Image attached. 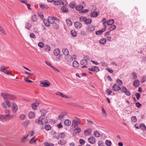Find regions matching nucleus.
Instances as JSON below:
<instances>
[{
	"label": "nucleus",
	"mask_w": 146,
	"mask_h": 146,
	"mask_svg": "<svg viewBox=\"0 0 146 146\" xmlns=\"http://www.w3.org/2000/svg\"><path fill=\"white\" fill-rule=\"evenodd\" d=\"M99 42L102 44H104L106 42V40L105 38H102L100 40Z\"/></svg>",
	"instance_id": "nucleus-34"
},
{
	"label": "nucleus",
	"mask_w": 146,
	"mask_h": 146,
	"mask_svg": "<svg viewBox=\"0 0 146 146\" xmlns=\"http://www.w3.org/2000/svg\"><path fill=\"white\" fill-rule=\"evenodd\" d=\"M90 10L91 11H94L96 9V7L95 6L92 5L90 7Z\"/></svg>",
	"instance_id": "nucleus-52"
},
{
	"label": "nucleus",
	"mask_w": 146,
	"mask_h": 146,
	"mask_svg": "<svg viewBox=\"0 0 146 146\" xmlns=\"http://www.w3.org/2000/svg\"><path fill=\"white\" fill-rule=\"evenodd\" d=\"M81 120L76 117H75L73 120L72 122V126H76L78 125V124L81 123Z\"/></svg>",
	"instance_id": "nucleus-2"
},
{
	"label": "nucleus",
	"mask_w": 146,
	"mask_h": 146,
	"mask_svg": "<svg viewBox=\"0 0 146 146\" xmlns=\"http://www.w3.org/2000/svg\"><path fill=\"white\" fill-rule=\"evenodd\" d=\"M46 21H47L46 20H44V22L45 25L47 27H50V24L48 22V23H47L46 22Z\"/></svg>",
	"instance_id": "nucleus-60"
},
{
	"label": "nucleus",
	"mask_w": 146,
	"mask_h": 146,
	"mask_svg": "<svg viewBox=\"0 0 146 146\" xmlns=\"http://www.w3.org/2000/svg\"><path fill=\"white\" fill-rule=\"evenodd\" d=\"M66 115V113L65 112H62L58 116V119H62Z\"/></svg>",
	"instance_id": "nucleus-17"
},
{
	"label": "nucleus",
	"mask_w": 146,
	"mask_h": 146,
	"mask_svg": "<svg viewBox=\"0 0 146 146\" xmlns=\"http://www.w3.org/2000/svg\"><path fill=\"white\" fill-rule=\"evenodd\" d=\"M92 20L86 18L84 21V23L85 24L88 25L91 24L92 23Z\"/></svg>",
	"instance_id": "nucleus-31"
},
{
	"label": "nucleus",
	"mask_w": 146,
	"mask_h": 146,
	"mask_svg": "<svg viewBox=\"0 0 146 146\" xmlns=\"http://www.w3.org/2000/svg\"><path fill=\"white\" fill-rule=\"evenodd\" d=\"M86 18L84 17H81L80 18V20L81 22H84Z\"/></svg>",
	"instance_id": "nucleus-56"
},
{
	"label": "nucleus",
	"mask_w": 146,
	"mask_h": 146,
	"mask_svg": "<svg viewBox=\"0 0 146 146\" xmlns=\"http://www.w3.org/2000/svg\"><path fill=\"white\" fill-rule=\"evenodd\" d=\"M116 82L119 85L121 86L123 84L122 81L120 79H118L116 80Z\"/></svg>",
	"instance_id": "nucleus-53"
},
{
	"label": "nucleus",
	"mask_w": 146,
	"mask_h": 146,
	"mask_svg": "<svg viewBox=\"0 0 146 146\" xmlns=\"http://www.w3.org/2000/svg\"><path fill=\"white\" fill-rule=\"evenodd\" d=\"M65 135V133L64 132L61 133L59 134L58 136L56 137V138L57 139H58L59 138L63 139L64 138Z\"/></svg>",
	"instance_id": "nucleus-13"
},
{
	"label": "nucleus",
	"mask_w": 146,
	"mask_h": 146,
	"mask_svg": "<svg viewBox=\"0 0 146 146\" xmlns=\"http://www.w3.org/2000/svg\"><path fill=\"white\" fill-rule=\"evenodd\" d=\"M30 122V121L29 120H27L24 122L23 124V125L25 127H27L29 124Z\"/></svg>",
	"instance_id": "nucleus-38"
},
{
	"label": "nucleus",
	"mask_w": 146,
	"mask_h": 146,
	"mask_svg": "<svg viewBox=\"0 0 146 146\" xmlns=\"http://www.w3.org/2000/svg\"><path fill=\"white\" fill-rule=\"evenodd\" d=\"M28 115L29 118H33L35 117V114L33 112L30 111L29 112Z\"/></svg>",
	"instance_id": "nucleus-25"
},
{
	"label": "nucleus",
	"mask_w": 146,
	"mask_h": 146,
	"mask_svg": "<svg viewBox=\"0 0 146 146\" xmlns=\"http://www.w3.org/2000/svg\"><path fill=\"white\" fill-rule=\"evenodd\" d=\"M104 31L102 29V30H100L96 31V34L97 35H99L102 34Z\"/></svg>",
	"instance_id": "nucleus-45"
},
{
	"label": "nucleus",
	"mask_w": 146,
	"mask_h": 146,
	"mask_svg": "<svg viewBox=\"0 0 146 146\" xmlns=\"http://www.w3.org/2000/svg\"><path fill=\"white\" fill-rule=\"evenodd\" d=\"M116 28V26L115 25H113L110 27V31H111L115 30Z\"/></svg>",
	"instance_id": "nucleus-54"
},
{
	"label": "nucleus",
	"mask_w": 146,
	"mask_h": 146,
	"mask_svg": "<svg viewBox=\"0 0 146 146\" xmlns=\"http://www.w3.org/2000/svg\"><path fill=\"white\" fill-rule=\"evenodd\" d=\"M1 96L5 100L7 99L14 100L17 98L16 96L7 93H1Z\"/></svg>",
	"instance_id": "nucleus-1"
},
{
	"label": "nucleus",
	"mask_w": 146,
	"mask_h": 146,
	"mask_svg": "<svg viewBox=\"0 0 146 146\" xmlns=\"http://www.w3.org/2000/svg\"><path fill=\"white\" fill-rule=\"evenodd\" d=\"M80 64L82 66L81 68H84L86 67V66L88 64V62L86 59L82 60L80 62Z\"/></svg>",
	"instance_id": "nucleus-6"
},
{
	"label": "nucleus",
	"mask_w": 146,
	"mask_h": 146,
	"mask_svg": "<svg viewBox=\"0 0 146 146\" xmlns=\"http://www.w3.org/2000/svg\"><path fill=\"white\" fill-rule=\"evenodd\" d=\"M59 22L55 21V22L53 24V27L55 29H58L59 28Z\"/></svg>",
	"instance_id": "nucleus-14"
},
{
	"label": "nucleus",
	"mask_w": 146,
	"mask_h": 146,
	"mask_svg": "<svg viewBox=\"0 0 146 146\" xmlns=\"http://www.w3.org/2000/svg\"><path fill=\"white\" fill-rule=\"evenodd\" d=\"M98 15V13L96 11H92L90 14V16L94 17H96Z\"/></svg>",
	"instance_id": "nucleus-16"
},
{
	"label": "nucleus",
	"mask_w": 146,
	"mask_h": 146,
	"mask_svg": "<svg viewBox=\"0 0 146 146\" xmlns=\"http://www.w3.org/2000/svg\"><path fill=\"white\" fill-rule=\"evenodd\" d=\"M32 20L34 22H35L37 21L36 17L35 15L33 16L32 17Z\"/></svg>",
	"instance_id": "nucleus-61"
},
{
	"label": "nucleus",
	"mask_w": 146,
	"mask_h": 146,
	"mask_svg": "<svg viewBox=\"0 0 146 146\" xmlns=\"http://www.w3.org/2000/svg\"><path fill=\"white\" fill-rule=\"evenodd\" d=\"M83 8V7L81 5H78L76 6V10L78 11H80L81 9H82Z\"/></svg>",
	"instance_id": "nucleus-50"
},
{
	"label": "nucleus",
	"mask_w": 146,
	"mask_h": 146,
	"mask_svg": "<svg viewBox=\"0 0 146 146\" xmlns=\"http://www.w3.org/2000/svg\"><path fill=\"white\" fill-rule=\"evenodd\" d=\"M66 22L67 25L68 26H70L72 25V22L69 19H66Z\"/></svg>",
	"instance_id": "nucleus-26"
},
{
	"label": "nucleus",
	"mask_w": 146,
	"mask_h": 146,
	"mask_svg": "<svg viewBox=\"0 0 146 146\" xmlns=\"http://www.w3.org/2000/svg\"><path fill=\"white\" fill-rule=\"evenodd\" d=\"M131 119V120L133 122L135 123L137 121V118L135 116H132Z\"/></svg>",
	"instance_id": "nucleus-49"
},
{
	"label": "nucleus",
	"mask_w": 146,
	"mask_h": 146,
	"mask_svg": "<svg viewBox=\"0 0 146 146\" xmlns=\"http://www.w3.org/2000/svg\"><path fill=\"white\" fill-rule=\"evenodd\" d=\"M146 81V76H143L142 78V80L141 81V83H143Z\"/></svg>",
	"instance_id": "nucleus-58"
},
{
	"label": "nucleus",
	"mask_w": 146,
	"mask_h": 146,
	"mask_svg": "<svg viewBox=\"0 0 146 146\" xmlns=\"http://www.w3.org/2000/svg\"><path fill=\"white\" fill-rule=\"evenodd\" d=\"M35 137L32 138L29 141V143L30 144H32L33 143H35L36 142V140L35 139Z\"/></svg>",
	"instance_id": "nucleus-43"
},
{
	"label": "nucleus",
	"mask_w": 146,
	"mask_h": 146,
	"mask_svg": "<svg viewBox=\"0 0 146 146\" xmlns=\"http://www.w3.org/2000/svg\"><path fill=\"white\" fill-rule=\"evenodd\" d=\"M50 85V83H47L46 82H43L41 81L40 84V86L46 88L48 87Z\"/></svg>",
	"instance_id": "nucleus-8"
},
{
	"label": "nucleus",
	"mask_w": 146,
	"mask_h": 146,
	"mask_svg": "<svg viewBox=\"0 0 146 146\" xmlns=\"http://www.w3.org/2000/svg\"><path fill=\"white\" fill-rule=\"evenodd\" d=\"M140 84V82L139 80H136L133 82V85L135 87H137Z\"/></svg>",
	"instance_id": "nucleus-15"
},
{
	"label": "nucleus",
	"mask_w": 146,
	"mask_h": 146,
	"mask_svg": "<svg viewBox=\"0 0 146 146\" xmlns=\"http://www.w3.org/2000/svg\"><path fill=\"white\" fill-rule=\"evenodd\" d=\"M127 89V88L124 86H122L120 87V90H121L122 92L125 93V91H126Z\"/></svg>",
	"instance_id": "nucleus-28"
},
{
	"label": "nucleus",
	"mask_w": 146,
	"mask_h": 146,
	"mask_svg": "<svg viewBox=\"0 0 146 146\" xmlns=\"http://www.w3.org/2000/svg\"><path fill=\"white\" fill-rule=\"evenodd\" d=\"M56 21H59V20L56 17H49L48 18V22L49 24H53Z\"/></svg>",
	"instance_id": "nucleus-4"
},
{
	"label": "nucleus",
	"mask_w": 146,
	"mask_h": 146,
	"mask_svg": "<svg viewBox=\"0 0 146 146\" xmlns=\"http://www.w3.org/2000/svg\"><path fill=\"white\" fill-rule=\"evenodd\" d=\"M54 4L56 5H60L64 4L63 2L60 0L58 1H54Z\"/></svg>",
	"instance_id": "nucleus-19"
},
{
	"label": "nucleus",
	"mask_w": 146,
	"mask_h": 146,
	"mask_svg": "<svg viewBox=\"0 0 146 146\" xmlns=\"http://www.w3.org/2000/svg\"><path fill=\"white\" fill-rule=\"evenodd\" d=\"M88 142L91 144H94L96 142L95 139L93 136H91L88 139Z\"/></svg>",
	"instance_id": "nucleus-9"
},
{
	"label": "nucleus",
	"mask_w": 146,
	"mask_h": 146,
	"mask_svg": "<svg viewBox=\"0 0 146 146\" xmlns=\"http://www.w3.org/2000/svg\"><path fill=\"white\" fill-rule=\"evenodd\" d=\"M93 68L94 71H95L96 72H98L99 71V68L96 66H94Z\"/></svg>",
	"instance_id": "nucleus-63"
},
{
	"label": "nucleus",
	"mask_w": 146,
	"mask_h": 146,
	"mask_svg": "<svg viewBox=\"0 0 146 146\" xmlns=\"http://www.w3.org/2000/svg\"><path fill=\"white\" fill-rule=\"evenodd\" d=\"M71 123V121L69 120L66 119L64 121V123L66 126H68L70 125Z\"/></svg>",
	"instance_id": "nucleus-21"
},
{
	"label": "nucleus",
	"mask_w": 146,
	"mask_h": 146,
	"mask_svg": "<svg viewBox=\"0 0 146 146\" xmlns=\"http://www.w3.org/2000/svg\"><path fill=\"white\" fill-rule=\"evenodd\" d=\"M94 135L95 137H98L100 136V134L99 131H96L94 132Z\"/></svg>",
	"instance_id": "nucleus-37"
},
{
	"label": "nucleus",
	"mask_w": 146,
	"mask_h": 146,
	"mask_svg": "<svg viewBox=\"0 0 146 146\" xmlns=\"http://www.w3.org/2000/svg\"><path fill=\"white\" fill-rule=\"evenodd\" d=\"M73 126V128H75L73 132L74 135H76L80 132L81 131V128L80 127H79L78 125L76 127L74 126Z\"/></svg>",
	"instance_id": "nucleus-5"
},
{
	"label": "nucleus",
	"mask_w": 146,
	"mask_h": 146,
	"mask_svg": "<svg viewBox=\"0 0 146 146\" xmlns=\"http://www.w3.org/2000/svg\"><path fill=\"white\" fill-rule=\"evenodd\" d=\"M72 65L74 67L76 68L78 66L79 64L77 61L74 60L72 63Z\"/></svg>",
	"instance_id": "nucleus-27"
},
{
	"label": "nucleus",
	"mask_w": 146,
	"mask_h": 146,
	"mask_svg": "<svg viewBox=\"0 0 146 146\" xmlns=\"http://www.w3.org/2000/svg\"><path fill=\"white\" fill-rule=\"evenodd\" d=\"M86 29L88 31L90 32L93 31L95 30V27L94 26L90 25L86 27Z\"/></svg>",
	"instance_id": "nucleus-12"
},
{
	"label": "nucleus",
	"mask_w": 146,
	"mask_h": 146,
	"mask_svg": "<svg viewBox=\"0 0 146 146\" xmlns=\"http://www.w3.org/2000/svg\"><path fill=\"white\" fill-rule=\"evenodd\" d=\"M28 135H26L25 136H24L21 139V141L22 143H24L25 142V140L28 137Z\"/></svg>",
	"instance_id": "nucleus-55"
},
{
	"label": "nucleus",
	"mask_w": 146,
	"mask_h": 146,
	"mask_svg": "<svg viewBox=\"0 0 146 146\" xmlns=\"http://www.w3.org/2000/svg\"><path fill=\"white\" fill-rule=\"evenodd\" d=\"M38 106V104L36 103L33 104L31 105V107L33 109H36V107H37Z\"/></svg>",
	"instance_id": "nucleus-48"
},
{
	"label": "nucleus",
	"mask_w": 146,
	"mask_h": 146,
	"mask_svg": "<svg viewBox=\"0 0 146 146\" xmlns=\"http://www.w3.org/2000/svg\"><path fill=\"white\" fill-rule=\"evenodd\" d=\"M102 113L104 116L105 117H107V113L103 107L102 108Z\"/></svg>",
	"instance_id": "nucleus-39"
},
{
	"label": "nucleus",
	"mask_w": 146,
	"mask_h": 146,
	"mask_svg": "<svg viewBox=\"0 0 146 146\" xmlns=\"http://www.w3.org/2000/svg\"><path fill=\"white\" fill-rule=\"evenodd\" d=\"M106 93H107V95L109 96L110 95V94L112 93V91L111 90H107L106 91Z\"/></svg>",
	"instance_id": "nucleus-64"
},
{
	"label": "nucleus",
	"mask_w": 146,
	"mask_h": 146,
	"mask_svg": "<svg viewBox=\"0 0 146 146\" xmlns=\"http://www.w3.org/2000/svg\"><path fill=\"white\" fill-rule=\"evenodd\" d=\"M71 35L73 37H76L77 35L76 32L74 30H72L70 31Z\"/></svg>",
	"instance_id": "nucleus-29"
},
{
	"label": "nucleus",
	"mask_w": 146,
	"mask_h": 146,
	"mask_svg": "<svg viewBox=\"0 0 146 146\" xmlns=\"http://www.w3.org/2000/svg\"><path fill=\"white\" fill-rule=\"evenodd\" d=\"M79 142L81 145H83L85 144V141L82 139H80L79 140Z\"/></svg>",
	"instance_id": "nucleus-51"
},
{
	"label": "nucleus",
	"mask_w": 146,
	"mask_h": 146,
	"mask_svg": "<svg viewBox=\"0 0 146 146\" xmlns=\"http://www.w3.org/2000/svg\"><path fill=\"white\" fill-rule=\"evenodd\" d=\"M74 25L75 27L77 29H80L82 27L81 23L79 22H76Z\"/></svg>",
	"instance_id": "nucleus-11"
},
{
	"label": "nucleus",
	"mask_w": 146,
	"mask_h": 146,
	"mask_svg": "<svg viewBox=\"0 0 146 146\" xmlns=\"http://www.w3.org/2000/svg\"><path fill=\"white\" fill-rule=\"evenodd\" d=\"M40 111L42 113V114L45 115L47 113L46 111L44 109H42L40 110Z\"/></svg>",
	"instance_id": "nucleus-62"
},
{
	"label": "nucleus",
	"mask_w": 146,
	"mask_h": 146,
	"mask_svg": "<svg viewBox=\"0 0 146 146\" xmlns=\"http://www.w3.org/2000/svg\"><path fill=\"white\" fill-rule=\"evenodd\" d=\"M3 119L5 120L7 119L5 115H0V121H2Z\"/></svg>",
	"instance_id": "nucleus-42"
},
{
	"label": "nucleus",
	"mask_w": 146,
	"mask_h": 146,
	"mask_svg": "<svg viewBox=\"0 0 146 146\" xmlns=\"http://www.w3.org/2000/svg\"><path fill=\"white\" fill-rule=\"evenodd\" d=\"M45 117V115L42 114L38 119H36L35 121L36 123H38V125H41L43 124L42 120Z\"/></svg>",
	"instance_id": "nucleus-3"
},
{
	"label": "nucleus",
	"mask_w": 146,
	"mask_h": 146,
	"mask_svg": "<svg viewBox=\"0 0 146 146\" xmlns=\"http://www.w3.org/2000/svg\"><path fill=\"white\" fill-rule=\"evenodd\" d=\"M105 144L108 146H110L111 145V143L110 141L107 139L105 141Z\"/></svg>",
	"instance_id": "nucleus-40"
},
{
	"label": "nucleus",
	"mask_w": 146,
	"mask_h": 146,
	"mask_svg": "<svg viewBox=\"0 0 146 146\" xmlns=\"http://www.w3.org/2000/svg\"><path fill=\"white\" fill-rule=\"evenodd\" d=\"M44 144L45 146H53L54 145V144L47 142L44 143Z\"/></svg>",
	"instance_id": "nucleus-44"
},
{
	"label": "nucleus",
	"mask_w": 146,
	"mask_h": 146,
	"mask_svg": "<svg viewBox=\"0 0 146 146\" xmlns=\"http://www.w3.org/2000/svg\"><path fill=\"white\" fill-rule=\"evenodd\" d=\"M65 58L68 61H72V56L69 54L66 56H65Z\"/></svg>",
	"instance_id": "nucleus-20"
},
{
	"label": "nucleus",
	"mask_w": 146,
	"mask_h": 146,
	"mask_svg": "<svg viewBox=\"0 0 146 146\" xmlns=\"http://www.w3.org/2000/svg\"><path fill=\"white\" fill-rule=\"evenodd\" d=\"M114 20L113 19H111L107 21V23L108 25H111L114 23Z\"/></svg>",
	"instance_id": "nucleus-30"
},
{
	"label": "nucleus",
	"mask_w": 146,
	"mask_h": 146,
	"mask_svg": "<svg viewBox=\"0 0 146 146\" xmlns=\"http://www.w3.org/2000/svg\"><path fill=\"white\" fill-rule=\"evenodd\" d=\"M112 88L113 90L115 91H117L120 90V87L117 84H114L113 85Z\"/></svg>",
	"instance_id": "nucleus-7"
},
{
	"label": "nucleus",
	"mask_w": 146,
	"mask_h": 146,
	"mask_svg": "<svg viewBox=\"0 0 146 146\" xmlns=\"http://www.w3.org/2000/svg\"><path fill=\"white\" fill-rule=\"evenodd\" d=\"M58 143L61 145H64L66 143V141L64 140H59L58 141Z\"/></svg>",
	"instance_id": "nucleus-33"
},
{
	"label": "nucleus",
	"mask_w": 146,
	"mask_h": 146,
	"mask_svg": "<svg viewBox=\"0 0 146 146\" xmlns=\"http://www.w3.org/2000/svg\"><path fill=\"white\" fill-rule=\"evenodd\" d=\"M62 52L65 56L68 55L69 53L68 50L66 48H64L62 49Z\"/></svg>",
	"instance_id": "nucleus-18"
},
{
	"label": "nucleus",
	"mask_w": 146,
	"mask_h": 146,
	"mask_svg": "<svg viewBox=\"0 0 146 146\" xmlns=\"http://www.w3.org/2000/svg\"><path fill=\"white\" fill-rule=\"evenodd\" d=\"M140 126H141L140 128H141V129L144 130H146V127L144 124L142 123L140 125Z\"/></svg>",
	"instance_id": "nucleus-46"
},
{
	"label": "nucleus",
	"mask_w": 146,
	"mask_h": 146,
	"mask_svg": "<svg viewBox=\"0 0 146 146\" xmlns=\"http://www.w3.org/2000/svg\"><path fill=\"white\" fill-rule=\"evenodd\" d=\"M60 53V51L59 49L56 48L54 49V54L55 55L57 56L59 55Z\"/></svg>",
	"instance_id": "nucleus-22"
},
{
	"label": "nucleus",
	"mask_w": 146,
	"mask_h": 146,
	"mask_svg": "<svg viewBox=\"0 0 146 146\" xmlns=\"http://www.w3.org/2000/svg\"><path fill=\"white\" fill-rule=\"evenodd\" d=\"M44 128L46 130L49 131L51 129V127L50 125L47 124L45 125Z\"/></svg>",
	"instance_id": "nucleus-36"
},
{
	"label": "nucleus",
	"mask_w": 146,
	"mask_h": 146,
	"mask_svg": "<svg viewBox=\"0 0 146 146\" xmlns=\"http://www.w3.org/2000/svg\"><path fill=\"white\" fill-rule=\"evenodd\" d=\"M31 27V25L30 23H26L25 27L26 28L28 29H29Z\"/></svg>",
	"instance_id": "nucleus-41"
},
{
	"label": "nucleus",
	"mask_w": 146,
	"mask_h": 146,
	"mask_svg": "<svg viewBox=\"0 0 146 146\" xmlns=\"http://www.w3.org/2000/svg\"><path fill=\"white\" fill-rule=\"evenodd\" d=\"M38 46L40 48H42L44 46V44L43 42H40L38 44Z\"/></svg>",
	"instance_id": "nucleus-57"
},
{
	"label": "nucleus",
	"mask_w": 146,
	"mask_h": 146,
	"mask_svg": "<svg viewBox=\"0 0 146 146\" xmlns=\"http://www.w3.org/2000/svg\"><path fill=\"white\" fill-rule=\"evenodd\" d=\"M17 105L15 103H13L12 106L13 110L14 112H16L17 110L18 109L17 107Z\"/></svg>",
	"instance_id": "nucleus-23"
},
{
	"label": "nucleus",
	"mask_w": 146,
	"mask_h": 146,
	"mask_svg": "<svg viewBox=\"0 0 146 146\" xmlns=\"http://www.w3.org/2000/svg\"><path fill=\"white\" fill-rule=\"evenodd\" d=\"M56 94L61 96L64 98H68V96L64 95L63 93L60 92H58L56 93Z\"/></svg>",
	"instance_id": "nucleus-32"
},
{
	"label": "nucleus",
	"mask_w": 146,
	"mask_h": 146,
	"mask_svg": "<svg viewBox=\"0 0 146 146\" xmlns=\"http://www.w3.org/2000/svg\"><path fill=\"white\" fill-rule=\"evenodd\" d=\"M135 96L136 97L137 99V100L139 99L140 98V95L139 93L138 92H137V93H136L135 94Z\"/></svg>",
	"instance_id": "nucleus-59"
},
{
	"label": "nucleus",
	"mask_w": 146,
	"mask_h": 146,
	"mask_svg": "<svg viewBox=\"0 0 146 146\" xmlns=\"http://www.w3.org/2000/svg\"><path fill=\"white\" fill-rule=\"evenodd\" d=\"M50 47L48 45H46L44 46V49L46 50H48V51L50 50Z\"/></svg>",
	"instance_id": "nucleus-47"
},
{
	"label": "nucleus",
	"mask_w": 146,
	"mask_h": 146,
	"mask_svg": "<svg viewBox=\"0 0 146 146\" xmlns=\"http://www.w3.org/2000/svg\"><path fill=\"white\" fill-rule=\"evenodd\" d=\"M66 6V5L61 7V10L63 12L66 13L68 11V9Z\"/></svg>",
	"instance_id": "nucleus-10"
},
{
	"label": "nucleus",
	"mask_w": 146,
	"mask_h": 146,
	"mask_svg": "<svg viewBox=\"0 0 146 146\" xmlns=\"http://www.w3.org/2000/svg\"><path fill=\"white\" fill-rule=\"evenodd\" d=\"M92 130L91 129H86L84 131V134L86 135H88L91 132Z\"/></svg>",
	"instance_id": "nucleus-24"
},
{
	"label": "nucleus",
	"mask_w": 146,
	"mask_h": 146,
	"mask_svg": "<svg viewBox=\"0 0 146 146\" xmlns=\"http://www.w3.org/2000/svg\"><path fill=\"white\" fill-rule=\"evenodd\" d=\"M5 113H6V115H5V116L7 119H8V117L10 115V111L9 110H5Z\"/></svg>",
	"instance_id": "nucleus-35"
}]
</instances>
